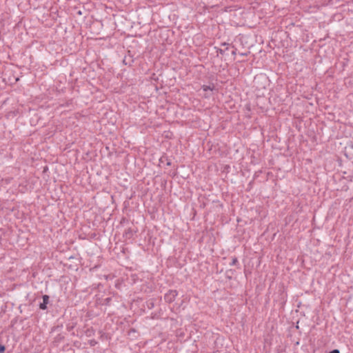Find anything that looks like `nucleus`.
Wrapping results in <instances>:
<instances>
[{
    "instance_id": "nucleus-1",
    "label": "nucleus",
    "mask_w": 353,
    "mask_h": 353,
    "mask_svg": "<svg viewBox=\"0 0 353 353\" xmlns=\"http://www.w3.org/2000/svg\"><path fill=\"white\" fill-rule=\"evenodd\" d=\"M176 291L171 290L165 295V299L167 302L172 303L176 296Z\"/></svg>"
},
{
    "instance_id": "nucleus-2",
    "label": "nucleus",
    "mask_w": 353,
    "mask_h": 353,
    "mask_svg": "<svg viewBox=\"0 0 353 353\" xmlns=\"http://www.w3.org/2000/svg\"><path fill=\"white\" fill-rule=\"evenodd\" d=\"M59 107H61V108H69L70 110H73L74 108V103H73V99H70L65 101V102H63V103H60L59 104Z\"/></svg>"
},
{
    "instance_id": "nucleus-3",
    "label": "nucleus",
    "mask_w": 353,
    "mask_h": 353,
    "mask_svg": "<svg viewBox=\"0 0 353 353\" xmlns=\"http://www.w3.org/2000/svg\"><path fill=\"white\" fill-rule=\"evenodd\" d=\"M134 60L130 54L124 57L123 60V63L124 65H131L132 63H133Z\"/></svg>"
},
{
    "instance_id": "nucleus-4",
    "label": "nucleus",
    "mask_w": 353,
    "mask_h": 353,
    "mask_svg": "<svg viewBox=\"0 0 353 353\" xmlns=\"http://www.w3.org/2000/svg\"><path fill=\"white\" fill-rule=\"evenodd\" d=\"M48 295H43V303H41L40 305V307L42 309V310H45L46 308V305L48 303Z\"/></svg>"
},
{
    "instance_id": "nucleus-5",
    "label": "nucleus",
    "mask_w": 353,
    "mask_h": 353,
    "mask_svg": "<svg viewBox=\"0 0 353 353\" xmlns=\"http://www.w3.org/2000/svg\"><path fill=\"white\" fill-rule=\"evenodd\" d=\"M202 89L203 91H208V90H210V91H212L215 89V87L214 85V84L212 83V85H203L202 86Z\"/></svg>"
},
{
    "instance_id": "nucleus-6",
    "label": "nucleus",
    "mask_w": 353,
    "mask_h": 353,
    "mask_svg": "<svg viewBox=\"0 0 353 353\" xmlns=\"http://www.w3.org/2000/svg\"><path fill=\"white\" fill-rule=\"evenodd\" d=\"M215 48L216 49V52L218 54H221L222 55L225 53V50H228V47H227L225 50H223L221 48H217L216 47H215Z\"/></svg>"
},
{
    "instance_id": "nucleus-7",
    "label": "nucleus",
    "mask_w": 353,
    "mask_h": 353,
    "mask_svg": "<svg viewBox=\"0 0 353 353\" xmlns=\"http://www.w3.org/2000/svg\"><path fill=\"white\" fill-rule=\"evenodd\" d=\"M232 47L233 48V50L232 51L231 53L232 55H236L237 49L234 46H232Z\"/></svg>"
},
{
    "instance_id": "nucleus-8",
    "label": "nucleus",
    "mask_w": 353,
    "mask_h": 353,
    "mask_svg": "<svg viewBox=\"0 0 353 353\" xmlns=\"http://www.w3.org/2000/svg\"><path fill=\"white\" fill-rule=\"evenodd\" d=\"M5 351V347L2 345H0V352H3Z\"/></svg>"
},
{
    "instance_id": "nucleus-9",
    "label": "nucleus",
    "mask_w": 353,
    "mask_h": 353,
    "mask_svg": "<svg viewBox=\"0 0 353 353\" xmlns=\"http://www.w3.org/2000/svg\"><path fill=\"white\" fill-rule=\"evenodd\" d=\"M221 46H227L228 47V46H230V44L228 43H226V42H223V43H221Z\"/></svg>"
},
{
    "instance_id": "nucleus-10",
    "label": "nucleus",
    "mask_w": 353,
    "mask_h": 353,
    "mask_svg": "<svg viewBox=\"0 0 353 353\" xmlns=\"http://www.w3.org/2000/svg\"><path fill=\"white\" fill-rule=\"evenodd\" d=\"M330 353H340V352L338 350H334L332 352H330Z\"/></svg>"
},
{
    "instance_id": "nucleus-11",
    "label": "nucleus",
    "mask_w": 353,
    "mask_h": 353,
    "mask_svg": "<svg viewBox=\"0 0 353 353\" xmlns=\"http://www.w3.org/2000/svg\"><path fill=\"white\" fill-rule=\"evenodd\" d=\"M82 14H83L82 11L80 10L77 12V14H78V15H82Z\"/></svg>"
},
{
    "instance_id": "nucleus-12",
    "label": "nucleus",
    "mask_w": 353,
    "mask_h": 353,
    "mask_svg": "<svg viewBox=\"0 0 353 353\" xmlns=\"http://www.w3.org/2000/svg\"><path fill=\"white\" fill-rule=\"evenodd\" d=\"M241 56H245V55H247V54L246 53H241Z\"/></svg>"
}]
</instances>
